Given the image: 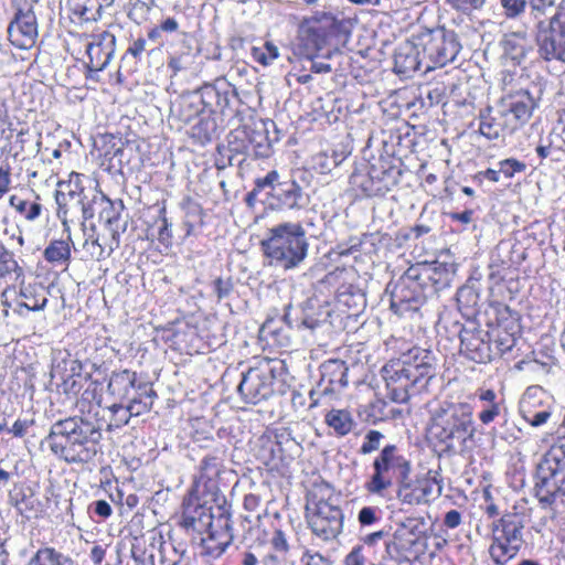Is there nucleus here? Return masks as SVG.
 Here are the masks:
<instances>
[{"label":"nucleus","instance_id":"obj_1","mask_svg":"<svg viewBox=\"0 0 565 565\" xmlns=\"http://www.w3.org/2000/svg\"><path fill=\"white\" fill-rule=\"evenodd\" d=\"M181 525L186 531L199 534L206 533L202 539L204 554L212 557H221L233 543L232 505L226 498H204L196 500H183Z\"/></svg>","mask_w":565,"mask_h":565},{"label":"nucleus","instance_id":"obj_2","mask_svg":"<svg viewBox=\"0 0 565 565\" xmlns=\"http://www.w3.org/2000/svg\"><path fill=\"white\" fill-rule=\"evenodd\" d=\"M436 359L431 351L414 347L390 360L381 370L386 396L395 403H406L412 395L426 388L435 376Z\"/></svg>","mask_w":565,"mask_h":565},{"label":"nucleus","instance_id":"obj_3","mask_svg":"<svg viewBox=\"0 0 565 565\" xmlns=\"http://www.w3.org/2000/svg\"><path fill=\"white\" fill-rule=\"evenodd\" d=\"M102 428L82 416L53 423L44 441L52 454L67 463H87L98 452Z\"/></svg>","mask_w":565,"mask_h":565},{"label":"nucleus","instance_id":"obj_4","mask_svg":"<svg viewBox=\"0 0 565 565\" xmlns=\"http://www.w3.org/2000/svg\"><path fill=\"white\" fill-rule=\"evenodd\" d=\"M473 406L466 402H444L434 412L429 435L443 450L463 449L475 436Z\"/></svg>","mask_w":565,"mask_h":565},{"label":"nucleus","instance_id":"obj_5","mask_svg":"<svg viewBox=\"0 0 565 565\" xmlns=\"http://www.w3.org/2000/svg\"><path fill=\"white\" fill-rule=\"evenodd\" d=\"M262 248L269 265L285 271L298 269L309 253L306 230L300 222H284L268 228Z\"/></svg>","mask_w":565,"mask_h":565},{"label":"nucleus","instance_id":"obj_6","mask_svg":"<svg viewBox=\"0 0 565 565\" xmlns=\"http://www.w3.org/2000/svg\"><path fill=\"white\" fill-rule=\"evenodd\" d=\"M306 511L308 524L316 536L331 541L342 533L344 514L334 489L328 482L311 484L306 495Z\"/></svg>","mask_w":565,"mask_h":565},{"label":"nucleus","instance_id":"obj_7","mask_svg":"<svg viewBox=\"0 0 565 565\" xmlns=\"http://www.w3.org/2000/svg\"><path fill=\"white\" fill-rule=\"evenodd\" d=\"M372 469L364 488L371 494L385 497L394 482L397 483L406 473H412V462L399 447L388 444L374 458Z\"/></svg>","mask_w":565,"mask_h":565},{"label":"nucleus","instance_id":"obj_8","mask_svg":"<svg viewBox=\"0 0 565 565\" xmlns=\"http://www.w3.org/2000/svg\"><path fill=\"white\" fill-rule=\"evenodd\" d=\"M97 195H89L82 186V175L72 173L70 180L60 182L55 192V201L57 204V217L62 221L64 227H68V223L81 222L82 225L95 215L94 204H96Z\"/></svg>","mask_w":565,"mask_h":565},{"label":"nucleus","instance_id":"obj_9","mask_svg":"<svg viewBox=\"0 0 565 565\" xmlns=\"http://www.w3.org/2000/svg\"><path fill=\"white\" fill-rule=\"evenodd\" d=\"M415 34L425 60V73L451 63L461 50L456 32L445 26L423 28Z\"/></svg>","mask_w":565,"mask_h":565},{"label":"nucleus","instance_id":"obj_10","mask_svg":"<svg viewBox=\"0 0 565 565\" xmlns=\"http://www.w3.org/2000/svg\"><path fill=\"white\" fill-rule=\"evenodd\" d=\"M345 32L343 19H338L331 13H317L305 21L300 26L299 40L306 56L311 53H319L332 41H339Z\"/></svg>","mask_w":565,"mask_h":565},{"label":"nucleus","instance_id":"obj_11","mask_svg":"<svg viewBox=\"0 0 565 565\" xmlns=\"http://www.w3.org/2000/svg\"><path fill=\"white\" fill-rule=\"evenodd\" d=\"M257 189H267L268 205L278 211L300 210L309 201L308 195L295 180L279 181V173L276 170L269 171L263 178H257Z\"/></svg>","mask_w":565,"mask_h":565},{"label":"nucleus","instance_id":"obj_12","mask_svg":"<svg viewBox=\"0 0 565 565\" xmlns=\"http://www.w3.org/2000/svg\"><path fill=\"white\" fill-rule=\"evenodd\" d=\"M386 291L390 292L391 309L401 317L417 312L429 297L409 267L395 282L387 285Z\"/></svg>","mask_w":565,"mask_h":565},{"label":"nucleus","instance_id":"obj_13","mask_svg":"<svg viewBox=\"0 0 565 565\" xmlns=\"http://www.w3.org/2000/svg\"><path fill=\"white\" fill-rule=\"evenodd\" d=\"M539 54L545 61H561L565 63V0L557 3L555 13L547 24L537 22Z\"/></svg>","mask_w":565,"mask_h":565},{"label":"nucleus","instance_id":"obj_14","mask_svg":"<svg viewBox=\"0 0 565 565\" xmlns=\"http://www.w3.org/2000/svg\"><path fill=\"white\" fill-rule=\"evenodd\" d=\"M107 393L119 402H147L152 403L157 393L152 383L140 379L136 371L124 369L113 371L107 383Z\"/></svg>","mask_w":565,"mask_h":565},{"label":"nucleus","instance_id":"obj_15","mask_svg":"<svg viewBox=\"0 0 565 565\" xmlns=\"http://www.w3.org/2000/svg\"><path fill=\"white\" fill-rule=\"evenodd\" d=\"M275 371L273 361L265 360L243 373L237 392L245 403L256 405L273 395Z\"/></svg>","mask_w":565,"mask_h":565},{"label":"nucleus","instance_id":"obj_16","mask_svg":"<svg viewBox=\"0 0 565 565\" xmlns=\"http://www.w3.org/2000/svg\"><path fill=\"white\" fill-rule=\"evenodd\" d=\"M347 363L342 360H328L320 365V380L316 387L309 391L308 408H315L322 405L327 399H331L348 385Z\"/></svg>","mask_w":565,"mask_h":565},{"label":"nucleus","instance_id":"obj_17","mask_svg":"<svg viewBox=\"0 0 565 565\" xmlns=\"http://www.w3.org/2000/svg\"><path fill=\"white\" fill-rule=\"evenodd\" d=\"M223 454L222 448H215L202 458L193 486L183 500L193 501L222 495L216 478L223 468Z\"/></svg>","mask_w":565,"mask_h":565},{"label":"nucleus","instance_id":"obj_18","mask_svg":"<svg viewBox=\"0 0 565 565\" xmlns=\"http://www.w3.org/2000/svg\"><path fill=\"white\" fill-rule=\"evenodd\" d=\"M554 409L553 396L539 385L529 386L519 403L521 417L532 427L545 425Z\"/></svg>","mask_w":565,"mask_h":565},{"label":"nucleus","instance_id":"obj_19","mask_svg":"<svg viewBox=\"0 0 565 565\" xmlns=\"http://www.w3.org/2000/svg\"><path fill=\"white\" fill-rule=\"evenodd\" d=\"M441 486L436 478H430L427 475L406 473L396 483V498L403 504L420 505L430 501L434 492L436 497L441 494Z\"/></svg>","mask_w":565,"mask_h":565},{"label":"nucleus","instance_id":"obj_20","mask_svg":"<svg viewBox=\"0 0 565 565\" xmlns=\"http://www.w3.org/2000/svg\"><path fill=\"white\" fill-rule=\"evenodd\" d=\"M416 279L422 282L428 296H433L450 287L455 275V263L431 262L416 263L409 267Z\"/></svg>","mask_w":565,"mask_h":565},{"label":"nucleus","instance_id":"obj_21","mask_svg":"<svg viewBox=\"0 0 565 565\" xmlns=\"http://www.w3.org/2000/svg\"><path fill=\"white\" fill-rule=\"evenodd\" d=\"M116 51V38L113 33L104 31L93 34L86 45V78L98 82V74L103 72L114 57Z\"/></svg>","mask_w":565,"mask_h":565},{"label":"nucleus","instance_id":"obj_22","mask_svg":"<svg viewBox=\"0 0 565 565\" xmlns=\"http://www.w3.org/2000/svg\"><path fill=\"white\" fill-rule=\"evenodd\" d=\"M565 481V439L551 446L537 465L535 490L550 487L555 491L556 482Z\"/></svg>","mask_w":565,"mask_h":565},{"label":"nucleus","instance_id":"obj_23","mask_svg":"<svg viewBox=\"0 0 565 565\" xmlns=\"http://www.w3.org/2000/svg\"><path fill=\"white\" fill-rule=\"evenodd\" d=\"M460 352L476 363H488L494 358L489 331L476 326H459Z\"/></svg>","mask_w":565,"mask_h":565},{"label":"nucleus","instance_id":"obj_24","mask_svg":"<svg viewBox=\"0 0 565 565\" xmlns=\"http://www.w3.org/2000/svg\"><path fill=\"white\" fill-rule=\"evenodd\" d=\"M499 105L516 130L523 127L537 107L536 99L527 89H518L502 96Z\"/></svg>","mask_w":565,"mask_h":565},{"label":"nucleus","instance_id":"obj_25","mask_svg":"<svg viewBox=\"0 0 565 565\" xmlns=\"http://www.w3.org/2000/svg\"><path fill=\"white\" fill-rule=\"evenodd\" d=\"M477 119L479 132L488 140H498L516 131L499 103L495 107L480 109Z\"/></svg>","mask_w":565,"mask_h":565},{"label":"nucleus","instance_id":"obj_26","mask_svg":"<svg viewBox=\"0 0 565 565\" xmlns=\"http://www.w3.org/2000/svg\"><path fill=\"white\" fill-rule=\"evenodd\" d=\"M8 35L15 47L21 50L32 47L38 36V23L35 13L31 8L17 11L14 19L8 26Z\"/></svg>","mask_w":565,"mask_h":565},{"label":"nucleus","instance_id":"obj_27","mask_svg":"<svg viewBox=\"0 0 565 565\" xmlns=\"http://www.w3.org/2000/svg\"><path fill=\"white\" fill-rule=\"evenodd\" d=\"M394 68L396 73L408 76L416 71L425 72V60L422 49L417 45L416 34L401 43L394 54Z\"/></svg>","mask_w":565,"mask_h":565},{"label":"nucleus","instance_id":"obj_28","mask_svg":"<svg viewBox=\"0 0 565 565\" xmlns=\"http://www.w3.org/2000/svg\"><path fill=\"white\" fill-rule=\"evenodd\" d=\"M47 292L40 282L21 284L19 299L13 308V312L24 317L29 311L43 310L47 303Z\"/></svg>","mask_w":565,"mask_h":565},{"label":"nucleus","instance_id":"obj_29","mask_svg":"<svg viewBox=\"0 0 565 565\" xmlns=\"http://www.w3.org/2000/svg\"><path fill=\"white\" fill-rule=\"evenodd\" d=\"M475 403L478 408V419L483 425L493 423L504 409V399L492 388L479 387L475 392Z\"/></svg>","mask_w":565,"mask_h":565},{"label":"nucleus","instance_id":"obj_30","mask_svg":"<svg viewBox=\"0 0 565 565\" xmlns=\"http://www.w3.org/2000/svg\"><path fill=\"white\" fill-rule=\"evenodd\" d=\"M295 326L288 312L280 319H268L260 327V338L271 341L280 348H288L291 344V330Z\"/></svg>","mask_w":565,"mask_h":565},{"label":"nucleus","instance_id":"obj_31","mask_svg":"<svg viewBox=\"0 0 565 565\" xmlns=\"http://www.w3.org/2000/svg\"><path fill=\"white\" fill-rule=\"evenodd\" d=\"M152 403L136 402V399L126 402V404H124V402L114 403L108 407L111 413L108 427L110 429L121 428L129 423L131 417L148 413L152 408Z\"/></svg>","mask_w":565,"mask_h":565},{"label":"nucleus","instance_id":"obj_32","mask_svg":"<svg viewBox=\"0 0 565 565\" xmlns=\"http://www.w3.org/2000/svg\"><path fill=\"white\" fill-rule=\"evenodd\" d=\"M524 520L518 513H505L492 524V534L523 545Z\"/></svg>","mask_w":565,"mask_h":565},{"label":"nucleus","instance_id":"obj_33","mask_svg":"<svg viewBox=\"0 0 565 565\" xmlns=\"http://www.w3.org/2000/svg\"><path fill=\"white\" fill-rule=\"evenodd\" d=\"M67 237L65 239H53L43 252L44 259L54 267L66 269L71 263V244L72 237L70 227L65 228Z\"/></svg>","mask_w":565,"mask_h":565},{"label":"nucleus","instance_id":"obj_34","mask_svg":"<svg viewBox=\"0 0 565 565\" xmlns=\"http://www.w3.org/2000/svg\"><path fill=\"white\" fill-rule=\"evenodd\" d=\"M81 372V361L73 358L70 352L62 350L54 352L51 369V374L53 377L57 376L66 382L68 379L79 375Z\"/></svg>","mask_w":565,"mask_h":565},{"label":"nucleus","instance_id":"obj_35","mask_svg":"<svg viewBox=\"0 0 565 565\" xmlns=\"http://www.w3.org/2000/svg\"><path fill=\"white\" fill-rule=\"evenodd\" d=\"M524 259V250L509 241L500 242L491 255V263L502 268L519 266Z\"/></svg>","mask_w":565,"mask_h":565},{"label":"nucleus","instance_id":"obj_36","mask_svg":"<svg viewBox=\"0 0 565 565\" xmlns=\"http://www.w3.org/2000/svg\"><path fill=\"white\" fill-rule=\"evenodd\" d=\"M518 324L512 321L507 326L498 324L497 328L492 329L491 342L493 341L494 358L502 355L513 349L516 342Z\"/></svg>","mask_w":565,"mask_h":565},{"label":"nucleus","instance_id":"obj_37","mask_svg":"<svg viewBox=\"0 0 565 565\" xmlns=\"http://www.w3.org/2000/svg\"><path fill=\"white\" fill-rule=\"evenodd\" d=\"M337 301L340 306L348 308L350 315H358L366 306L364 291L354 285H342L337 291Z\"/></svg>","mask_w":565,"mask_h":565},{"label":"nucleus","instance_id":"obj_38","mask_svg":"<svg viewBox=\"0 0 565 565\" xmlns=\"http://www.w3.org/2000/svg\"><path fill=\"white\" fill-rule=\"evenodd\" d=\"M100 201L104 206L99 213V218L107 225L113 239L118 242L120 232H125L126 230V224H120V212L124 209V205L120 201L118 206H116L110 200L105 198H102Z\"/></svg>","mask_w":565,"mask_h":565},{"label":"nucleus","instance_id":"obj_39","mask_svg":"<svg viewBox=\"0 0 565 565\" xmlns=\"http://www.w3.org/2000/svg\"><path fill=\"white\" fill-rule=\"evenodd\" d=\"M198 121L191 127V137L200 145H206L217 134L218 124L216 118L207 113H201Z\"/></svg>","mask_w":565,"mask_h":565},{"label":"nucleus","instance_id":"obj_40","mask_svg":"<svg viewBox=\"0 0 565 565\" xmlns=\"http://www.w3.org/2000/svg\"><path fill=\"white\" fill-rule=\"evenodd\" d=\"M521 547L522 545L520 544H514V542H510L509 540L505 541L504 539L492 534L489 554L494 564L504 565L518 555Z\"/></svg>","mask_w":565,"mask_h":565},{"label":"nucleus","instance_id":"obj_41","mask_svg":"<svg viewBox=\"0 0 565 565\" xmlns=\"http://www.w3.org/2000/svg\"><path fill=\"white\" fill-rule=\"evenodd\" d=\"M248 145L249 156L255 158L265 159L273 153V146L265 128L248 129Z\"/></svg>","mask_w":565,"mask_h":565},{"label":"nucleus","instance_id":"obj_42","mask_svg":"<svg viewBox=\"0 0 565 565\" xmlns=\"http://www.w3.org/2000/svg\"><path fill=\"white\" fill-rule=\"evenodd\" d=\"M330 310L327 307L318 306L315 308L312 305H308L302 310V316L297 320L296 327L298 329L306 328L311 331L319 328L321 324L329 321Z\"/></svg>","mask_w":565,"mask_h":565},{"label":"nucleus","instance_id":"obj_43","mask_svg":"<svg viewBox=\"0 0 565 565\" xmlns=\"http://www.w3.org/2000/svg\"><path fill=\"white\" fill-rule=\"evenodd\" d=\"M220 104L215 105L213 116L220 113L224 117H233L235 104L238 103V94L235 87L225 79H221Z\"/></svg>","mask_w":565,"mask_h":565},{"label":"nucleus","instance_id":"obj_44","mask_svg":"<svg viewBox=\"0 0 565 565\" xmlns=\"http://www.w3.org/2000/svg\"><path fill=\"white\" fill-rule=\"evenodd\" d=\"M28 565H74V562L67 555L46 546L39 548Z\"/></svg>","mask_w":565,"mask_h":565},{"label":"nucleus","instance_id":"obj_45","mask_svg":"<svg viewBox=\"0 0 565 565\" xmlns=\"http://www.w3.org/2000/svg\"><path fill=\"white\" fill-rule=\"evenodd\" d=\"M324 420L338 436L348 435L354 426L351 414L344 409H331L327 413Z\"/></svg>","mask_w":565,"mask_h":565},{"label":"nucleus","instance_id":"obj_46","mask_svg":"<svg viewBox=\"0 0 565 565\" xmlns=\"http://www.w3.org/2000/svg\"><path fill=\"white\" fill-rule=\"evenodd\" d=\"M221 79H216L213 84H204L194 92L199 95V102L203 113L213 115L215 105L220 104Z\"/></svg>","mask_w":565,"mask_h":565},{"label":"nucleus","instance_id":"obj_47","mask_svg":"<svg viewBox=\"0 0 565 565\" xmlns=\"http://www.w3.org/2000/svg\"><path fill=\"white\" fill-rule=\"evenodd\" d=\"M456 299L460 310H469L477 307L480 300L479 287L477 280H468L456 294Z\"/></svg>","mask_w":565,"mask_h":565},{"label":"nucleus","instance_id":"obj_48","mask_svg":"<svg viewBox=\"0 0 565 565\" xmlns=\"http://www.w3.org/2000/svg\"><path fill=\"white\" fill-rule=\"evenodd\" d=\"M350 184L353 189L360 190L366 196H376L379 188L375 189L372 183V167H364L355 170L350 175Z\"/></svg>","mask_w":565,"mask_h":565},{"label":"nucleus","instance_id":"obj_49","mask_svg":"<svg viewBox=\"0 0 565 565\" xmlns=\"http://www.w3.org/2000/svg\"><path fill=\"white\" fill-rule=\"evenodd\" d=\"M198 97L194 90L181 96L178 111L182 121L189 122L203 113Z\"/></svg>","mask_w":565,"mask_h":565},{"label":"nucleus","instance_id":"obj_50","mask_svg":"<svg viewBox=\"0 0 565 565\" xmlns=\"http://www.w3.org/2000/svg\"><path fill=\"white\" fill-rule=\"evenodd\" d=\"M13 274L19 278L23 275V269L19 266L13 252L0 242V278H7Z\"/></svg>","mask_w":565,"mask_h":565},{"label":"nucleus","instance_id":"obj_51","mask_svg":"<svg viewBox=\"0 0 565 565\" xmlns=\"http://www.w3.org/2000/svg\"><path fill=\"white\" fill-rule=\"evenodd\" d=\"M260 441L259 457L266 465H277V462L284 460L285 448L278 446V444L273 440L271 435L262 437Z\"/></svg>","mask_w":565,"mask_h":565},{"label":"nucleus","instance_id":"obj_52","mask_svg":"<svg viewBox=\"0 0 565 565\" xmlns=\"http://www.w3.org/2000/svg\"><path fill=\"white\" fill-rule=\"evenodd\" d=\"M228 151L234 154H248V128H237L232 130L227 136Z\"/></svg>","mask_w":565,"mask_h":565},{"label":"nucleus","instance_id":"obj_53","mask_svg":"<svg viewBox=\"0 0 565 565\" xmlns=\"http://www.w3.org/2000/svg\"><path fill=\"white\" fill-rule=\"evenodd\" d=\"M10 205L26 221H35L42 212V205L40 203L23 200L17 195L10 198Z\"/></svg>","mask_w":565,"mask_h":565},{"label":"nucleus","instance_id":"obj_54","mask_svg":"<svg viewBox=\"0 0 565 565\" xmlns=\"http://www.w3.org/2000/svg\"><path fill=\"white\" fill-rule=\"evenodd\" d=\"M555 488H557L555 491L550 487H539L535 490V495L543 509H552L559 497H565V481L556 482Z\"/></svg>","mask_w":565,"mask_h":565},{"label":"nucleus","instance_id":"obj_55","mask_svg":"<svg viewBox=\"0 0 565 565\" xmlns=\"http://www.w3.org/2000/svg\"><path fill=\"white\" fill-rule=\"evenodd\" d=\"M73 12L85 21H96L102 18V9L96 0H73Z\"/></svg>","mask_w":565,"mask_h":565},{"label":"nucleus","instance_id":"obj_56","mask_svg":"<svg viewBox=\"0 0 565 565\" xmlns=\"http://www.w3.org/2000/svg\"><path fill=\"white\" fill-rule=\"evenodd\" d=\"M504 52L511 56L512 60L521 61L525 57L524 38L513 33L505 38Z\"/></svg>","mask_w":565,"mask_h":565},{"label":"nucleus","instance_id":"obj_57","mask_svg":"<svg viewBox=\"0 0 565 565\" xmlns=\"http://www.w3.org/2000/svg\"><path fill=\"white\" fill-rule=\"evenodd\" d=\"M373 551H370L365 545H355L351 552L345 556V565H375L371 555Z\"/></svg>","mask_w":565,"mask_h":565},{"label":"nucleus","instance_id":"obj_58","mask_svg":"<svg viewBox=\"0 0 565 565\" xmlns=\"http://www.w3.org/2000/svg\"><path fill=\"white\" fill-rule=\"evenodd\" d=\"M445 3L461 14L471 15L476 11H481L487 0H445Z\"/></svg>","mask_w":565,"mask_h":565},{"label":"nucleus","instance_id":"obj_59","mask_svg":"<svg viewBox=\"0 0 565 565\" xmlns=\"http://www.w3.org/2000/svg\"><path fill=\"white\" fill-rule=\"evenodd\" d=\"M252 56L256 62L266 66L279 56L278 47L271 42H266L263 47H253Z\"/></svg>","mask_w":565,"mask_h":565},{"label":"nucleus","instance_id":"obj_60","mask_svg":"<svg viewBox=\"0 0 565 565\" xmlns=\"http://www.w3.org/2000/svg\"><path fill=\"white\" fill-rule=\"evenodd\" d=\"M153 6L154 0H135L129 11V18L136 23L141 24L149 19Z\"/></svg>","mask_w":565,"mask_h":565},{"label":"nucleus","instance_id":"obj_61","mask_svg":"<svg viewBox=\"0 0 565 565\" xmlns=\"http://www.w3.org/2000/svg\"><path fill=\"white\" fill-rule=\"evenodd\" d=\"M83 247L90 257L96 260L108 257L114 250V247L111 246L106 250L105 246L99 242V238L93 236L85 239Z\"/></svg>","mask_w":565,"mask_h":565},{"label":"nucleus","instance_id":"obj_62","mask_svg":"<svg viewBox=\"0 0 565 565\" xmlns=\"http://www.w3.org/2000/svg\"><path fill=\"white\" fill-rule=\"evenodd\" d=\"M500 6L507 19L514 20L525 13L526 0H500Z\"/></svg>","mask_w":565,"mask_h":565},{"label":"nucleus","instance_id":"obj_63","mask_svg":"<svg viewBox=\"0 0 565 565\" xmlns=\"http://www.w3.org/2000/svg\"><path fill=\"white\" fill-rule=\"evenodd\" d=\"M384 439V435L379 431L371 429L369 430L363 439V443L360 447V454L369 455L375 450L380 449L381 441Z\"/></svg>","mask_w":565,"mask_h":565},{"label":"nucleus","instance_id":"obj_64","mask_svg":"<svg viewBox=\"0 0 565 565\" xmlns=\"http://www.w3.org/2000/svg\"><path fill=\"white\" fill-rule=\"evenodd\" d=\"M498 167H500L501 173L508 179L513 178L516 173L524 172L526 169V164L524 162L514 158L501 160L498 163Z\"/></svg>","mask_w":565,"mask_h":565}]
</instances>
